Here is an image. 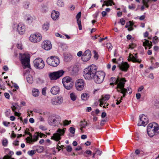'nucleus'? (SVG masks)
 I'll list each match as a JSON object with an SVG mask.
<instances>
[{"label":"nucleus","instance_id":"nucleus-27","mask_svg":"<svg viewBox=\"0 0 159 159\" xmlns=\"http://www.w3.org/2000/svg\"><path fill=\"white\" fill-rule=\"evenodd\" d=\"M32 95L34 97H37L39 96V90L36 89H34L32 91Z\"/></svg>","mask_w":159,"mask_h":159},{"label":"nucleus","instance_id":"nucleus-21","mask_svg":"<svg viewBox=\"0 0 159 159\" xmlns=\"http://www.w3.org/2000/svg\"><path fill=\"white\" fill-rule=\"evenodd\" d=\"M81 12H79L76 16V18L77 19V22L79 26V29L81 30L82 29V26L80 20V18L81 16Z\"/></svg>","mask_w":159,"mask_h":159},{"label":"nucleus","instance_id":"nucleus-63","mask_svg":"<svg viewBox=\"0 0 159 159\" xmlns=\"http://www.w3.org/2000/svg\"><path fill=\"white\" fill-rule=\"evenodd\" d=\"M102 14L103 17H104L107 15V12L106 11H103L102 12Z\"/></svg>","mask_w":159,"mask_h":159},{"label":"nucleus","instance_id":"nucleus-32","mask_svg":"<svg viewBox=\"0 0 159 159\" xmlns=\"http://www.w3.org/2000/svg\"><path fill=\"white\" fill-rule=\"evenodd\" d=\"M70 97L71 100L74 101H75L77 98V96L75 93H72L70 94Z\"/></svg>","mask_w":159,"mask_h":159},{"label":"nucleus","instance_id":"nucleus-10","mask_svg":"<svg viewBox=\"0 0 159 159\" xmlns=\"http://www.w3.org/2000/svg\"><path fill=\"white\" fill-rule=\"evenodd\" d=\"M42 38L41 34L37 33L31 34L29 37V40L31 42L35 43L40 41Z\"/></svg>","mask_w":159,"mask_h":159},{"label":"nucleus","instance_id":"nucleus-34","mask_svg":"<svg viewBox=\"0 0 159 159\" xmlns=\"http://www.w3.org/2000/svg\"><path fill=\"white\" fill-rule=\"evenodd\" d=\"M26 80L28 83L31 84L33 82V79L31 75H29L26 77Z\"/></svg>","mask_w":159,"mask_h":159},{"label":"nucleus","instance_id":"nucleus-1","mask_svg":"<svg viewBox=\"0 0 159 159\" xmlns=\"http://www.w3.org/2000/svg\"><path fill=\"white\" fill-rule=\"evenodd\" d=\"M111 79L112 80H114L115 82L111 83L110 85L117 84L116 89L117 91L118 92H120L121 93H123V97H125L127 92V89L124 88L125 83L126 82L125 78H120L119 77H118L116 80L115 77H112L111 78Z\"/></svg>","mask_w":159,"mask_h":159},{"label":"nucleus","instance_id":"nucleus-28","mask_svg":"<svg viewBox=\"0 0 159 159\" xmlns=\"http://www.w3.org/2000/svg\"><path fill=\"white\" fill-rule=\"evenodd\" d=\"M155 123L156 125H155V126H152L155 134H159V126L157 123Z\"/></svg>","mask_w":159,"mask_h":159},{"label":"nucleus","instance_id":"nucleus-7","mask_svg":"<svg viewBox=\"0 0 159 159\" xmlns=\"http://www.w3.org/2000/svg\"><path fill=\"white\" fill-rule=\"evenodd\" d=\"M65 71L63 70H61L57 71L50 73L49 76L51 80H56L62 76Z\"/></svg>","mask_w":159,"mask_h":159},{"label":"nucleus","instance_id":"nucleus-23","mask_svg":"<svg viewBox=\"0 0 159 159\" xmlns=\"http://www.w3.org/2000/svg\"><path fill=\"white\" fill-rule=\"evenodd\" d=\"M11 108L13 111H15L20 109V107L18 105L17 103H12L11 104Z\"/></svg>","mask_w":159,"mask_h":159},{"label":"nucleus","instance_id":"nucleus-38","mask_svg":"<svg viewBox=\"0 0 159 159\" xmlns=\"http://www.w3.org/2000/svg\"><path fill=\"white\" fill-rule=\"evenodd\" d=\"M33 18L31 16H29L27 17L26 19V21L28 23H32L33 21Z\"/></svg>","mask_w":159,"mask_h":159},{"label":"nucleus","instance_id":"nucleus-6","mask_svg":"<svg viewBox=\"0 0 159 159\" xmlns=\"http://www.w3.org/2000/svg\"><path fill=\"white\" fill-rule=\"evenodd\" d=\"M47 64L51 66L56 67L60 63V60L58 58L55 56L48 57L47 60Z\"/></svg>","mask_w":159,"mask_h":159},{"label":"nucleus","instance_id":"nucleus-43","mask_svg":"<svg viewBox=\"0 0 159 159\" xmlns=\"http://www.w3.org/2000/svg\"><path fill=\"white\" fill-rule=\"evenodd\" d=\"M107 47L109 51H111L112 48V46L110 43H108L107 44Z\"/></svg>","mask_w":159,"mask_h":159},{"label":"nucleus","instance_id":"nucleus-2","mask_svg":"<svg viewBox=\"0 0 159 159\" xmlns=\"http://www.w3.org/2000/svg\"><path fill=\"white\" fill-rule=\"evenodd\" d=\"M97 66L93 64L85 68L83 73L84 78L89 80L93 79L97 71Z\"/></svg>","mask_w":159,"mask_h":159},{"label":"nucleus","instance_id":"nucleus-8","mask_svg":"<svg viewBox=\"0 0 159 159\" xmlns=\"http://www.w3.org/2000/svg\"><path fill=\"white\" fill-rule=\"evenodd\" d=\"M65 129H66V128L63 129H58L57 131V132L54 134L53 136L51 137V139L57 141L60 140L61 139V136L64 134Z\"/></svg>","mask_w":159,"mask_h":159},{"label":"nucleus","instance_id":"nucleus-9","mask_svg":"<svg viewBox=\"0 0 159 159\" xmlns=\"http://www.w3.org/2000/svg\"><path fill=\"white\" fill-rule=\"evenodd\" d=\"M34 65V67L39 69H42L44 67L45 64L42 59L38 58L35 59L33 61Z\"/></svg>","mask_w":159,"mask_h":159},{"label":"nucleus","instance_id":"nucleus-18","mask_svg":"<svg viewBox=\"0 0 159 159\" xmlns=\"http://www.w3.org/2000/svg\"><path fill=\"white\" fill-rule=\"evenodd\" d=\"M120 69L122 71L126 72L127 71L129 66L127 62H122L119 65Z\"/></svg>","mask_w":159,"mask_h":159},{"label":"nucleus","instance_id":"nucleus-55","mask_svg":"<svg viewBox=\"0 0 159 159\" xmlns=\"http://www.w3.org/2000/svg\"><path fill=\"white\" fill-rule=\"evenodd\" d=\"M107 116V114L105 112H103L102 113L101 115V117L102 118H104L105 117Z\"/></svg>","mask_w":159,"mask_h":159},{"label":"nucleus","instance_id":"nucleus-20","mask_svg":"<svg viewBox=\"0 0 159 159\" xmlns=\"http://www.w3.org/2000/svg\"><path fill=\"white\" fill-rule=\"evenodd\" d=\"M60 89L57 86L52 87L51 89V92L53 95H56L59 93Z\"/></svg>","mask_w":159,"mask_h":159},{"label":"nucleus","instance_id":"nucleus-11","mask_svg":"<svg viewBox=\"0 0 159 159\" xmlns=\"http://www.w3.org/2000/svg\"><path fill=\"white\" fill-rule=\"evenodd\" d=\"M84 81L81 79H79L76 80L75 82V87L76 89L79 91L82 90L84 86Z\"/></svg>","mask_w":159,"mask_h":159},{"label":"nucleus","instance_id":"nucleus-35","mask_svg":"<svg viewBox=\"0 0 159 159\" xmlns=\"http://www.w3.org/2000/svg\"><path fill=\"white\" fill-rule=\"evenodd\" d=\"M57 5L60 7H63L64 6V4L62 0H58L57 2Z\"/></svg>","mask_w":159,"mask_h":159},{"label":"nucleus","instance_id":"nucleus-39","mask_svg":"<svg viewBox=\"0 0 159 159\" xmlns=\"http://www.w3.org/2000/svg\"><path fill=\"white\" fill-rule=\"evenodd\" d=\"M39 135L37 134H35L33 136V142H35L37 141L39 139Z\"/></svg>","mask_w":159,"mask_h":159},{"label":"nucleus","instance_id":"nucleus-60","mask_svg":"<svg viewBox=\"0 0 159 159\" xmlns=\"http://www.w3.org/2000/svg\"><path fill=\"white\" fill-rule=\"evenodd\" d=\"M96 153H98L99 155H101L102 153V151H99L98 149H97L96 151Z\"/></svg>","mask_w":159,"mask_h":159},{"label":"nucleus","instance_id":"nucleus-56","mask_svg":"<svg viewBox=\"0 0 159 159\" xmlns=\"http://www.w3.org/2000/svg\"><path fill=\"white\" fill-rule=\"evenodd\" d=\"M120 23L122 25H124L125 24V20L123 19H121L120 20Z\"/></svg>","mask_w":159,"mask_h":159},{"label":"nucleus","instance_id":"nucleus-29","mask_svg":"<svg viewBox=\"0 0 159 159\" xmlns=\"http://www.w3.org/2000/svg\"><path fill=\"white\" fill-rule=\"evenodd\" d=\"M89 97V95L87 93H83L81 95V98L83 101H86Z\"/></svg>","mask_w":159,"mask_h":159},{"label":"nucleus","instance_id":"nucleus-50","mask_svg":"<svg viewBox=\"0 0 159 159\" xmlns=\"http://www.w3.org/2000/svg\"><path fill=\"white\" fill-rule=\"evenodd\" d=\"M46 88H44L42 89V93L43 95L45 96L46 94Z\"/></svg>","mask_w":159,"mask_h":159},{"label":"nucleus","instance_id":"nucleus-49","mask_svg":"<svg viewBox=\"0 0 159 159\" xmlns=\"http://www.w3.org/2000/svg\"><path fill=\"white\" fill-rule=\"evenodd\" d=\"M20 0H11V2L12 4H15L17 3H18Z\"/></svg>","mask_w":159,"mask_h":159},{"label":"nucleus","instance_id":"nucleus-40","mask_svg":"<svg viewBox=\"0 0 159 159\" xmlns=\"http://www.w3.org/2000/svg\"><path fill=\"white\" fill-rule=\"evenodd\" d=\"M87 123L85 121H81L80 122V125L81 127L84 128L87 126Z\"/></svg>","mask_w":159,"mask_h":159},{"label":"nucleus","instance_id":"nucleus-42","mask_svg":"<svg viewBox=\"0 0 159 159\" xmlns=\"http://www.w3.org/2000/svg\"><path fill=\"white\" fill-rule=\"evenodd\" d=\"M71 122V120L68 121L67 120H65L63 121V125L65 126L68 125Z\"/></svg>","mask_w":159,"mask_h":159},{"label":"nucleus","instance_id":"nucleus-59","mask_svg":"<svg viewBox=\"0 0 159 159\" xmlns=\"http://www.w3.org/2000/svg\"><path fill=\"white\" fill-rule=\"evenodd\" d=\"M86 110L87 112H90L92 110V108L91 107H87L86 108Z\"/></svg>","mask_w":159,"mask_h":159},{"label":"nucleus","instance_id":"nucleus-62","mask_svg":"<svg viewBox=\"0 0 159 159\" xmlns=\"http://www.w3.org/2000/svg\"><path fill=\"white\" fill-rule=\"evenodd\" d=\"M144 89V87L143 86H141L138 89V92H141Z\"/></svg>","mask_w":159,"mask_h":159},{"label":"nucleus","instance_id":"nucleus-51","mask_svg":"<svg viewBox=\"0 0 159 159\" xmlns=\"http://www.w3.org/2000/svg\"><path fill=\"white\" fill-rule=\"evenodd\" d=\"M55 35L57 37H60L61 38L63 39L64 38V36L59 34V33H57L55 34Z\"/></svg>","mask_w":159,"mask_h":159},{"label":"nucleus","instance_id":"nucleus-57","mask_svg":"<svg viewBox=\"0 0 159 159\" xmlns=\"http://www.w3.org/2000/svg\"><path fill=\"white\" fill-rule=\"evenodd\" d=\"M4 96L7 98L9 99V98L10 95L8 93H4Z\"/></svg>","mask_w":159,"mask_h":159},{"label":"nucleus","instance_id":"nucleus-30","mask_svg":"<svg viewBox=\"0 0 159 159\" xmlns=\"http://www.w3.org/2000/svg\"><path fill=\"white\" fill-rule=\"evenodd\" d=\"M30 137H28L26 139V140L27 141V142L31 143L33 142V135L30 133L29 135Z\"/></svg>","mask_w":159,"mask_h":159},{"label":"nucleus","instance_id":"nucleus-13","mask_svg":"<svg viewBox=\"0 0 159 159\" xmlns=\"http://www.w3.org/2000/svg\"><path fill=\"white\" fill-rule=\"evenodd\" d=\"M148 121L147 117L144 115H142L139 116V120L138 123V125L139 126H145L148 124Z\"/></svg>","mask_w":159,"mask_h":159},{"label":"nucleus","instance_id":"nucleus-48","mask_svg":"<svg viewBox=\"0 0 159 159\" xmlns=\"http://www.w3.org/2000/svg\"><path fill=\"white\" fill-rule=\"evenodd\" d=\"M157 39H158V37H157L156 36L153 38V42L154 44H156L157 43Z\"/></svg>","mask_w":159,"mask_h":159},{"label":"nucleus","instance_id":"nucleus-41","mask_svg":"<svg viewBox=\"0 0 159 159\" xmlns=\"http://www.w3.org/2000/svg\"><path fill=\"white\" fill-rule=\"evenodd\" d=\"M29 2H25L23 3V7L25 9H28L29 7Z\"/></svg>","mask_w":159,"mask_h":159},{"label":"nucleus","instance_id":"nucleus-4","mask_svg":"<svg viewBox=\"0 0 159 159\" xmlns=\"http://www.w3.org/2000/svg\"><path fill=\"white\" fill-rule=\"evenodd\" d=\"M19 58L21 63L23 65V68H30V57L29 54H20Z\"/></svg>","mask_w":159,"mask_h":159},{"label":"nucleus","instance_id":"nucleus-54","mask_svg":"<svg viewBox=\"0 0 159 159\" xmlns=\"http://www.w3.org/2000/svg\"><path fill=\"white\" fill-rule=\"evenodd\" d=\"M141 97V94L139 93H137L136 94V97L137 99H139Z\"/></svg>","mask_w":159,"mask_h":159},{"label":"nucleus","instance_id":"nucleus-25","mask_svg":"<svg viewBox=\"0 0 159 159\" xmlns=\"http://www.w3.org/2000/svg\"><path fill=\"white\" fill-rule=\"evenodd\" d=\"M72 79L69 76L64 77L62 80V83L63 84L72 82Z\"/></svg>","mask_w":159,"mask_h":159},{"label":"nucleus","instance_id":"nucleus-33","mask_svg":"<svg viewBox=\"0 0 159 159\" xmlns=\"http://www.w3.org/2000/svg\"><path fill=\"white\" fill-rule=\"evenodd\" d=\"M104 3H105L107 5V6H106L107 7L109 6H111L112 4H113V5H115V3L113 2L112 0H108V1H105L104 2Z\"/></svg>","mask_w":159,"mask_h":159},{"label":"nucleus","instance_id":"nucleus-47","mask_svg":"<svg viewBox=\"0 0 159 159\" xmlns=\"http://www.w3.org/2000/svg\"><path fill=\"white\" fill-rule=\"evenodd\" d=\"M69 129L70 132L71 133H72L73 134H74L75 131V128L73 127H71Z\"/></svg>","mask_w":159,"mask_h":159},{"label":"nucleus","instance_id":"nucleus-22","mask_svg":"<svg viewBox=\"0 0 159 159\" xmlns=\"http://www.w3.org/2000/svg\"><path fill=\"white\" fill-rule=\"evenodd\" d=\"M59 15V12L53 10L52 12L51 16L53 20H56L58 18Z\"/></svg>","mask_w":159,"mask_h":159},{"label":"nucleus","instance_id":"nucleus-14","mask_svg":"<svg viewBox=\"0 0 159 159\" xmlns=\"http://www.w3.org/2000/svg\"><path fill=\"white\" fill-rule=\"evenodd\" d=\"M155 125V122L150 123L147 127V132L148 135L150 137H152L155 134L153 126Z\"/></svg>","mask_w":159,"mask_h":159},{"label":"nucleus","instance_id":"nucleus-53","mask_svg":"<svg viewBox=\"0 0 159 159\" xmlns=\"http://www.w3.org/2000/svg\"><path fill=\"white\" fill-rule=\"evenodd\" d=\"M128 8L130 9H133L135 8V7L133 4H131L128 6Z\"/></svg>","mask_w":159,"mask_h":159},{"label":"nucleus","instance_id":"nucleus-16","mask_svg":"<svg viewBox=\"0 0 159 159\" xmlns=\"http://www.w3.org/2000/svg\"><path fill=\"white\" fill-rule=\"evenodd\" d=\"M42 46L43 48L46 50H49L52 48V45L50 41L46 40L42 43Z\"/></svg>","mask_w":159,"mask_h":159},{"label":"nucleus","instance_id":"nucleus-36","mask_svg":"<svg viewBox=\"0 0 159 159\" xmlns=\"http://www.w3.org/2000/svg\"><path fill=\"white\" fill-rule=\"evenodd\" d=\"M107 100H105V98H102L101 99H100L99 102L100 104L99 105L100 107H102L104 103H105Z\"/></svg>","mask_w":159,"mask_h":159},{"label":"nucleus","instance_id":"nucleus-15","mask_svg":"<svg viewBox=\"0 0 159 159\" xmlns=\"http://www.w3.org/2000/svg\"><path fill=\"white\" fill-rule=\"evenodd\" d=\"M63 101L62 98L60 96H58L52 99L51 102L53 105H57L61 104Z\"/></svg>","mask_w":159,"mask_h":159},{"label":"nucleus","instance_id":"nucleus-64","mask_svg":"<svg viewBox=\"0 0 159 159\" xmlns=\"http://www.w3.org/2000/svg\"><path fill=\"white\" fill-rule=\"evenodd\" d=\"M145 15H142L139 17V19L140 20H143L145 19Z\"/></svg>","mask_w":159,"mask_h":159},{"label":"nucleus","instance_id":"nucleus-26","mask_svg":"<svg viewBox=\"0 0 159 159\" xmlns=\"http://www.w3.org/2000/svg\"><path fill=\"white\" fill-rule=\"evenodd\" d=\"M73 84L74 83L73 82L63 84L64 87L67 90H70L72 89Z\"/></svg>","mask_w":159,"mask_h":159},{"label":"nucleus","instance_id":"nucleus-37","mask_svg":"<svg viewBox=\"0 0 159 159\" xmlns=\"http://www.w3.org/2000/svg\"><path fill=\"white\" fill-rule=\"evenodd\" d=\"M49 25L48 23L44 24L43 26V30L46 31L48 30L49 28Z\"/></svg>","mask_w":159,"mask_h":159},{"label":"nucleus","instance_id":"nucleus-24","mask_svg":"<svg viewBox=\"0 0 159 159\" xmlns=\"http://www.w3.org/2000/svg\"><path fill=\"white\" fill-rule=\"evenodd\" d=\"M144 40L145 41L143 42V46L144 47L148 46L149 47V49H150L152 46V42H149V40L146 39H145Z\"/></svg>","mask_w":159,"mask_h":159},{"label":"nucleus","instance_id":"nucleus-17","mask_svg":"<svg viewBox=\"0 0 159 159\" xmlns=\"http://www.w3.org/2000/svg\"><path fill=\"white\" fill-rule=\"evenodd\" d=\"M17 30L19 34H23L25 31V26L24 25L19 23L17 25Z\"/></svg>","mask_w":159,"mask_h":159},{"label":"nucleus","instance_id":"nucleus-12","mask_svg":"<svg viewBox=\"0 0 159 159\" xmlns=\"http://www.w3.org/2000/svg\"><path fill=\"white\" fill-rule=\"evenodd\" d=\"M91 57V51L88 49L86 50L82 55L81 59L82 60L85 62L89 61Z\"/></svg>","mask_w":159,"mask_h":159},{"label":"nucleus","instance_id":"nucleus-45","mask_svg":"<svg viewBox=\"0 0 159 159\" xmlns=\"http://www.w3.org/2000/svg\"><path fill=\"white\" fill-rule=\"evenodd\" d=\"M35 153V150H32L29 151L28 152V154L30 156H32Z\"/></svg>","mask_w":159,"mask_h":159},{"label":"nucleus","instance_id":"nucleus-3","mask_svg":"<svg viewBox=\"0 0 159 159\" xmlns=\"http://www.w3.org/2000/svg\"><path fill=\"white\" fill-rule=\"evenodd\" d=\"M61 118L57 115H53L49 117L48 119V122L49 125L53 126H58L59 124H61Z\"/></svg>","mask_w":159,"mask_h":159},{"label":"nucleus","instance_id":"nucleus-61","mask_svg":"<svg viewBox=\"0 0 159 159\" xmlns=\"http://www.w3.org/2000/svg\"><path fill=\"white\" fill-rule=\"evenodd\" d=\"M142 3H143V5L145 6L147 8H148L149 7V5H148V3L144 2V0H143Z\"/></svg>","mask_w":159,"mask_h":159},{"label":"nucleus","instance_id":"nucleus-31","mask_svg":"<svg viewBox=\"0 0 159 159\" xmlns=\"http://www.w3.org/2000/svg\"><path fill=\"white\" fill-rule=\"evenodd\" d=\"M92 154V152L91 151L89 150H86L83 154L84 156L86 157H89V156H87V155H91Z\"/></svg>","mask_w":159,"mask_h":159},{"label":"nucleus","instance_id":"nucleus-19","mask_svg":"<svg viewBox=\"0 0 159 159\" xmlns=\"http://www.w3.org/2000/svg\"><path fill=\"white\" fill-rule=\"evenodd\" d=\"M134 55H133L131 54V56H132V61L134 63H140L142 61L141 59L138 58L137 53L133 54Z\"/></svg>","mask_w":159,"mask_h":159},{"label":"nucleus","instance_id":"nucleus-44","mask_svg":"<svg viewBox=\"0 0 159 159\" xmlns=\"http://www.w3.org/2000/svg\"><path fill=\"white\" fill-rule=\"evenodd\" d=\"M8 144V141L6 139H4L2 142V144L3 146L6 147L7 146Z\"/></svg>","mask_w":159,"mask_h":159},{"label":"nucleus","instance_id":"nucleus-46","mask_svg":"<svg viewBox=\"0 0 159 159\" xmlns=\"http://www.w3.org/2000/svg\"><path fill=\"white\" fill-rule=\"evenodd\" d=\"M129 48L133 49L136 46V44L134 43H131L129 45Z\"/></svg>","mask_w":159,"mask_h":159},{"label":"nucleus","instance_id":"nucleus-5","mask_svg":"<svg viewBox=\"0 0 159 159\" xmlns=\"http://www.w3.org/2000/svg\"><path fill=\"white\" fill-rule=\"evenodd\" d=\"M105 76L104 72L98 71L97 72L93 79L96 83L101 84L103 82Z\"/></svg>","mask_w":159,"mask_h":159},{"label":"nucleus","instance_id":"nucleus-58","mask_svg":"<svg viewBox=\"0 0 159 159\" xmlns=\"http://www.w3.org/2000/svg\"><path fill=\"white\" fill-rule=\"evenodd\" d=\"M39 128L40 129L43 130H46V128L43 125L40 126Z\"/></svg>","mask_w":159,"mask_h":159},{"label":"nucleus","instance_id":"nucleus-52","mask_svg":"<svg viewBox=\"0 0 159 159\" xmlns=\"http://www.w3.org/2000/svg\"><path fill=\"white\" fill-rule=\"evenodd\" d=\"M66 150L68 152H70L72 150V148L71 146H68L67 147Z\"/></svg>","mask_w":159,"mask_h":159}]
</instances>
